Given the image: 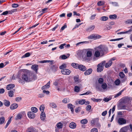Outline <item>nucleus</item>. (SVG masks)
I'll return each mask as SVG.
<instances>
[{"label": "nucleus", "mask_w": 132, "mask_h": 132, "mask_svg": "<svg viewBox=\"0 0 132 132\" xmlns=\"http://www.w3.org/2000/svg\"><path fill=\"white\" fill-rule=\"evenodd\" d=\"M28 82L35 80L37 79V76L34 72H28Z\"/></svg>", "instance_id": "obj_1"}, {"label": "nucleus", "mask_w": 132, "mask_h": 132, "mask_svg": "<svg viewBox=\"0 0 132 132\" xmlns=\"http://www.w3.org/2000/svg\"><path fill=\"white\" fill-rule=\"evenodd\" d=\"M101 36L97 34H93L90 35L88 37V39H94L96 40L100 38Z\"/></svg>", "instance_id": "obj_2"}, {"label": "nucleus", "mask_w": 132, "mask_h": 132, "mask_svg": "<svg viewBox=\"0 0 132 132\" xmlns=\"http://www.w3.org/2000/svg\"><path fill=\"white\" fill-rule=\"evenodd\" d=\"M87 49H83L82 50H79L77 52V55L79 57L82 56L86 52Z\"/></svg>", "instance_id": "obj_3"}, {"label": "nucleus", "mask_w": 132, "mask_h": 132, "mask_svg": "<svg viewBox=\"0 0 132 132\" xmlns=\"http://www.w3.org/2000/svg\"><path fill=\"white\" fill-rule=\"evenodd\" d=\"M117 122L120 125H121L126 124V120L123 118H120L118 119Z\"/></svg>", "instance_id": "obj_4"}, {"label": "nucleus", "mask_w": 132, "mask_h": 132, "mask_svg": "<svg viewBox=\"0 0 132 132\" xmlns=\"http://www.w3.org/2000/svg\"><path fill=\"white\" fill-rule=\"evenodd\" d=\"M28 72L23 74L22 76V79L26 82H28Z\"/></svg>", "instance_id": "obj_5"}, {"label": "nucleus", "mask_w": 132, "mask_h": 132, "mask_svg": "<svg viewBox=\"0 0 132 132\" xmlns=\"http://www.w3.org/2000/svg\"><path fill=\"white\" fill-rule=\"evenodd\" d=\"M61 72L63 75H69L71 72V71L68 69H62L61 70Z\"/></svg>", "instance_id": "obj_6"}, {"label": "nucleus", "mask_w": 132, "mask_h": 132, "mask_svg": "<svg viewBox=\"0 0 132 132\" xmlns=\"http://www.w3.org/2000/svg\"><path fill=\"white\" fill-rule=\"evenodd\" d=\"M126 107V105H124L122 103H120L118 106V109H125Z\"/></svg>", "instance_id": "obj_7"}, {"label": "nucleus", "mask_w": 132, "mask_h": 132, "mask_svg": "<svg viewBox=\"0 0 132 132\" xmlns=\"http://www.w3.org/2000/svg\"><path fill=\"white\" fill-rule=\"evenodd\" d=\"M27 114L28 117L30 118L33 119L35 117V114L32 112L30 111L28 112Z\"/></svg>", "instance_id": "obj_8"}, {"label": "nucleus", "mask_w": 132, "mask_h": 132, "mask_svg": "<svg viewBox=\"0 0 132 132\" xmlns=\"http://www.w3.org/2000/svg\"><path fill=\"white\" fill-rule=\"evenodd\" d=\"M38 65L37 64H34L32 65L31 67V69L34 71L36 73H37V70L38 69Z\"/></svg>", "instance_id": "obj_9"}, {"label": "nucleus", "mask_w": 132, "mask_h": 132, "mask_svg": "<svg viewBox=\"0 0 132 132\" xmlns=\"http://www.w3.org/2000/svg\"><path fill=\"white\" fill-rule=\"evenodd\" d=\"M78 69L83 71H85L86 69V67L82 64L79 65Z\"/></svg>", "instance_id": "obj_10"}, {"label": "nucleus", "mask_w": 132, "mask_h": 132, "mask_svg": "<svg viewBox=\"0 0 132 132\" xmlns=\"http://www.w3.org/2000/svg\"><path fill=\"white\" fill-rule=\"evenodd\" d=\"M85 49L87 50L86 56H87V57H91L92 55V52L89 50V49Z\"/></svg>", "instance_id": "obj_11"}, {"label": "nucleus", "mask_w": 132, "mask_h": 132, "mask_svg": "<svg viewBox=\"0 0 132 132\" xmlns=\"http://www.w3.org/2000/svg\"><path fill=\"white\" fill-rule=\"evenodd\" d=\"M15 86V85L13 84H10L7 85L6 87V88L8 90H10Z\"/></svg>", "instance_id": "obj_12"}, {"label": "nucleus", "mask_w": 132, "mask_h": 132, "mask_svg": "<svg viewBox=\"0 0 132 132\" xmlns=\"http://www.w3.org/2000/svg\"><path fill=\"white\" fill-rule=\"evenodd\" d=\"M92 69L91 68H89L85 71L84 73V75H89L92 73Z\"/></svg>", "instance_id": "obj_13"}, {"label": "nucleus", "mask_w": 132, "mask_h": 132, "mask_svg": "<svg viewBox=\"0 0 132 132\" xmlns=\"http://www.w3.org/2000/svg\"><path fill=\"white\" fill-rule=\"evenodd\" d=\"M15 90V89H13V90H11L8 92L9 95L10 97H12L13 96Z\"/></svg>", "instance_id": "obj_14"}, {"label": "nucleus", "mask_w": 132, "mask_h": 132, "mask_svg": "<svg viewBox=\"0 0 132 132\" xmlns=\"http://www.w3.org/2000/svg\"><path fill=\"white\" fill-rule=\"evenodd\" d=\"M18 106V105L17 104L14 103L11 105L10 108L11 109L13 110L16 109Z\"/></svg>", "instance_id": "obj_15"}, {"label": "nucleus", "mask_w": 132, "mask_h": 132, "mask_svg": "<svg viewBox=\"0 0 132 132\" xmlns=\"http://www.w3.org/2000/svg\"><path fill=\"white\" fill-rule=\"evenodd\" d=\"M69 127L71 128L74 129L76 127V124L75 123L73 122H72L69 124Z\"/></svg>", "instance_id": "obj_16"}, {"label": "nucleus", "mask_w": 132, "mask_h": 132, "mask_svg": "<svg viewBox=\"0 0 132 132\" xmlns=\"http://www.w3.org/2000/svg\"><path fill=\"white\" fill-rule=\"evenodd\" d=\"M54 61L53 60H45L40 61H39L38 62L41 63H44L47 62H51V64H52L53 62Z\"/></svg>", "instance_id": "obj_17"}, {"label": "nucleus", "mask_w": 132, "mask_h": 132, "mask_svg": "<svg viewBox=\"0 0 132 132\" xmlns=\"http://www.w3.org/2000/svg\"><path fill=\"white\" fill-rule=\"evenodd\" d=\"M46 116L45 113L42 111L40 114V118L42 120H44Z\"/></svg>", "instance_id": "obj_18"}, {"label": "nucleus", "mask_w": 132, "mask_h": 132, "mask_svg": "<svg viewBox=\"0 0 132 132\" xmlns=\"http://www.w3.org/2000/svg\"><path fill=\"white\" fill-rule=\"evenodd\" d=\"M74 106L71 104H68V107L69 109H71V111L72 112L74 111L73 108Z\"/></svg>", "instance_id": "obj_19"}, {"label": "nucleus", "mask_w": 132, "mask_h": 132, "mask_svg": "<svg viewBox=\"0 0 132 132\" xmlns=\"http://www.w3.org/2000/svg\"><path fill=\"white\" fill-rule=\"evenodd\" d=\"M112 64V62L111 60H109L108 63H106L105 65V67L106 68H108L111 66Z\"/></svg>", "instance_id": "obj_20"}, {"label": "nucleus", "mask_w": 132, "mask_h": 132, "mask_svg": "<svg viewBox=\"0 0 132 132\" xmlns=\"http://www.w3.org/2000/svg\"><path fill=\"white\" fill-rule=\"evenodd\" d=\"M97 71L98 72H100L103 71V68L100 65L98 66V64L97 65Z\"/></svg>", "instance_id": "obj_21"}, {"label": "nucleus", "mask_w": 132, "mask_h": 132, "mask_svg": "<svg viewBox=\"0 0 132 132\" xmlns=\"http://www.w3.org/2000/svg\"><path fill=\"white\" fill-rule=\"evenodd\" d=\"M22 115L21 113H19L16 116L15 119V120H18L19 119H21L22 118Z\"/></svg>", "instance_id": "obj_22"}, {"label": "nucleus", "mask_w": 132, "mask_h": 132, "mask_svg": "<svg viewBox=\"0 0 132 132\" xmlns=\"http://www.w3.org/2000/svg\"><path fill=\"white\" fill-rule=\"evenodd\" d=\"M3 104L5 106L7 107L9 106L10 105V102L9 101L6 100H4Z\"/></svg>", "instance_id": "obj_23"}, {"label": "nucleus", "mask_w": 132, "mask_h": 132, "mask_svg": "<svg viewBox=\"0 0 132 132\" xmlns=\"http://www.w3.org/2000/svg\"><path fill=\"white\" fill-rule=\"evenodd\" d=\"M74 79L76 84H78L80 82L78 76H75L74 77Z\"/></svg>", "instance_id": "obj_24"}, {"label": "nucleus", "mask_w": 132, "mask_h": 132, "mask_svg": "<svg viewBox=\"0 0 132 132\" xmlns=\"http://www.w3.org/2000/svg\"><path fill=\"white\" fill-rule=\"evenodd\" d=\"M108 19V18L107 16H104L101 17L100 19L101 21H105L107 20Z\"/></svg>", "instance_id": "obj_25"}, {"label": "nucleus", "mask_w": 132, "mask_h": 132, "mask_svg": "<svg viewBox=\"0 0 132 132\" xmlns=\"http://www.w3.org/2000/svg\"><path fill=\"white\" fill-rule=\"evenodd\" d=\"M79 65L78 64L76 63H72L71 65L73 68L76 69H78Z\"/></svg>", "instance_id": "obj_26"}, {"label": "nucleus", "mask_w": 132, "mask_h": 132, "mask_svg": "<svg viewBox=\"0 0 132 132\" xmlns=\"http://www.w3.org/2000/svg\"><path fill=\"white\" fill-rule=\"evenodd\" d=\"M95 26L92 25L88 27L87 29V30L89 31H91L93 30L95 28Z\"/></svg>", "instance_id": "obj_27"}, {"label": "nucleus", "mask_w": 132, "mask_h": 132, "mask_svg": "<svg viewBox=\"0 0 132 132\" xmlns=\"http://www.w3.org/2000/svg\"><path fill=\"white\" fill-rule=\"evenodd\" d=\"M89 43V41H87L80 42H78V43H77L76 44V46H78L80 44H87L88 43Z\"/></svg>", "instance_id": "obj_28"}, {"label": "nucleus", "mask_w": 132, "mask_h": 132, "mask_svg": "<svg viewBox=\"0 0 132 132\" xmlns=\"http://www.w3.org/2000/svg\"><path fill=\"white\" fill-rule=\"evenodd\" d=\"M56 126L59 129L62 128L63 126V124L61 122H59L57 123Z\"/></svg>", "instance_id": "obj_29"}, {"label": "nucleus", "mask_w": 132, "mask_h": 132, "mask_svg": "<svg viewBox=\"0 0 132 132\" xmlns=\"http://www.w3.org/2000/svg\"><path fill=\"white\" fill-rule=\"evenodd\" d=\"M5 121V118L4 117H2L0 118V124L2 125L4 122Z\"/></svg>", "instance_id": "obj_30"}, {"label": "nucleus", "mask_w": 132, "mask_h": 132, "mask_svg": "<svg viewBox=\"0 0 132 132\" xmlns=\"http://www.w3.org/2000/svg\"><path fill=\"white\" fill-rule=\"evenodd\" d=\"M28 129L29 130L28 132H36V129L35 128L32 127H30L28 128Z\"/></svg>", "instance_id": "obj_31"}, {"label": "nucleus", "mask_w": 132, "mask_h": 132, "mask_svg": "<svg viewBox=\"0 0 132 132\" xmlns=\"http://www.w3.org/2000/svg\"><path fill=\"white\" fill-rule=\"evenodd\" d=\"M12 118V117L10 118L7 121V123L6 126L5 127V128H6L9 125V124L11 122V118Z\"/></svg>", "instance_id": "obj_32"}, {"label": "nucleus", "mask_w": 132, "mask_h": 132, "mask_svg": "<svg viewBox=\"0 0 132 132\" xmlns=\"http://www.w3.org/2000/svg\"><path fill=\"white\" fill-rule=\"evenodd\" d=\"M110 3L112 4L114 6H118L119 4L118 2H110Z\"/></svg>", "instance_id": "obj_33"}, {"label": "nucleus", "mask_w": 132, "mask_h": 132, "mask_svg": "<svg viewBox=\"0 0 132 132\" xmlns=\"http://www.w3.org/2000/svg\"><path fill=\"white\" fill-rule=\"evenodd\" d=\"M117 18V16L115 14L110 15L109 16V18L111 19H115Z\"/></svg>", "instance_id": "obj_34"}, {"label": "nucleus", "mask_w": 132, "mask_h": 132, "mask_svg": "<svg viewBox=\"0 0 132 132\" xmlns=\"http://www.w3.org/2000/svg\"><path fill=\"white\" fill-rule=\"evenodd\" d=\"M88 120L86 119H82L81 121L80 122L82 124H86L88 122Z\"/></svg>", "instance_id": "obj_35"}, {"label": "nucleus", "mask_w": 132, "mask_h": 132, "mask_svg": "<svg viewBox=\"0 0 132 132\" xmlns=\"http://www.w3.org/2000/svg\"><path fill=\"white\" fill-rule=\"evenodd\" d=\"M91 99L94 102H100L102 100V99H96L94 98H91Z\"/></svg>", "instance_id": "obj_36"}, {"label": "nucleus", "mask_w": 132, "mask_h": 132, "mask_svg": "<svg viewBox=\"0 0 132 132\" xmlns=\"http://www.w3.org/2000/svg\"><path fill=\"white\" fill-rule=\"evenodd\" d=\"M119 75L121 78L122 79L125 77V75L122 72H120L119 73Z\"/></svg>", "instance_id": "obj_37"}, {"label": "nucleus", "mask_w": 132, "mask_h": 132, "mask_svg": "<svg viewBox=\"0 0 132 132\" xmlns=\"http://www.w3.org/2000/svg\"><path fill=\"white\" fill-rule=\"evenodd\" d=\"M50 106L53 108H55L57 107L56 104L54 103H52L50 104Z\"/></svg>", "instance_id": "obj_38"}, {"label": "nucleus", "mask_w": 132, "mask_h": 132, "mask_svg": "<svg viewBox=\"0 0 132 132\" xmlns=\"http://www.w3.org/2000/svg\"><path fill=\"white\" fill-rule=\"evenodd\" d=\"M80 90V87L77 86H76L74 87V91L77 92H79Z\"/></svg>", "instance_id": "obj_39"}, {"label": "nucleus", "mask_w": 132, "mask_h": 132, "mask_svg": "<svg viewBox=\"0 0 132 132\" xmlns=\"http://www.w3.org/2000/svg\"><path fill=\"white\" fill-rule=\"evenodd\" d=\"M31 109L32 112H33V113H36L38 111L37 108L35 107H32Z\"/></svg>", "instance_id": "obj_40"}, {"label": "nucleus", "mask_w": 132, "mask_h": 132, "mask_svg": "<svg viewBox=\"0 0 132 132\" xmlns=\"http://www.w3.org/2000/svg\"><path fill=\"white\" fill-rule=\"evenodd\" d=\"M100 53L99 51L98 50L95 51L94 54V55L95 56L98 57L100 56Z\"/></svg>", "instance_id": "obj_41"}, {"label": "nucleus", "mask_w": 132, "mask_h": 132, "mask_svg": "<svg viewBox=\"0 0 132 132\" xmlns=\"http://www.w3.org/2000/svg\"><path fill=\"white\" fill-rule=\"evenodd\" d=\"M85 102L86 101L84 99L80 100L78 102L79 104L81 105L84 104Z\"/></svg>", "instance_id": "obj_42"}, {"label": "nucleus", "mask_w": 132, "mask_h": 132, "mask_svg": "<svg viewBox=\"0 0 132 132\" xmlns=\"http://www.w3.org/2000/svg\"><path fill=\"white\" fill-rule=\"evenodd\" d=\"M68 55V57H67L65 55H63L61 56H60V57L61 56V58L63 60H64L67 59L68 57H69L70 56V55L69 54H68L67 55Z\"/></svg>", "instance_id": "obj_43"}, {"label": "nucleus", "mask_w": 132, "mask_h": 132, "mask_svg": "<svg viewBox=\"0 0 132 132\" xmlns=\"http://www.w3.org/2000/svg\"><path fill=\"white\" fill-rule=\"evenodd\" d=\"M131 31V30H129L128 31H127L126 32H118L117 33V34H124L126 33H128L129 32H130Z\"/></svg>", "instance_id": "obj_44"}, {"label": "nucleus", "mask_w": 132, "mask_h": 132, "mask_svg": "<svg viewBox=\"0 0 132 132\" xmlns=\"http://www.w3.org/2000/svg\"><path fill=\"white\" fill-rule=\"evenodd\" d=\"M97 4L98 6H101L104 5V2L103 1H100L97 3Z\"/></svg>", "instance_id": "obj_45"}, {"label": "nucleus", "mask_w": 132, "mask_h": 132, "mask_svg": "<svg viewBox=\"0 0 132 132\" xmlns=\"http://www.w3.org/2000/svg\"><path fill=\"white\" fill-rule=\"evenodd\" d=\"M30 53H29V52L27 53H26L24 55H23L22 56V58H23V57L24 58V57H28L30 56Z\"/></svg>", "instance_id": "obj_46"}, {"label": "nucleus", "mask_w": 132, "mask_h": 132, "mask_svg": "<svg viewBox=\"0 0 132 132\" xmlns=\"http://www.w3.org/2000/svg\"><path fill=\"white\" fill-rule=\"evenodd\" d=\"M103 79L102 78H100L98 80V82L100 84H102L103 82Z\"/></svg>", "instance_id": "obj_47"}, {"label": "nucleus", "mask_w": 132, "mask_h": 132, "mask_svg": "<svg viewBox=\"0 0 132 132\" xmlns=\"http://www.w3.org/2000/svg\"><path fill=\"white\" fill-rule=\"evenodd\" d=\"M106 62V61H102L101 63H100L98 64V66L100 65L103 67H103L105 65V64Z\"/></svg>", "instance_id": "obj_48"}, {"label": "nucleus", "mask_w": 132, "mask_h": 132, "mask_svg": "<svg viewBox=\"0 0 132 132\" xmlns=\"http://www.w3.org/2000/svg\"><path fill=\"white\" fill-rule=\"evenodd\" d=\"M66 64L64 63L59 68L61 69H63L66 68Z\"/></svg>", "instance_id": "obj_49"}, {"label": "nucleus", "mask_w": 132, "mask_h": 132, "mask_svg": "<svg viewBox=\"0 0 132 132\" xmlns=\"http://www.w3.org/2000/svg\"><path fill=\"white\" fill-rule=\"evenodd\" d=\"M24 72V70L23 69H21L18 72V76H19V77L20 75H21L22 74H23Z\"/></svg>", "instance_id": "obj_50"}, {"label": "nucleus", "mask_w": 132, "mask_h": 132, "mask_svg": "<svg viewBox=\"0 0 132 132\" xmlns=\"http://www.w3.org/2000/svg\"><path fill=\"white\" fill-rule=\"evenodd\" d=\"M102 87L103 89H105L106 88L107 85L105 83L103 84L102 85Z\"/></svg>", "instance_id": "obj_51"}, {"label": "nucleus", "mask_w": 132, "mask_h": 132, "mask_svg": "<svg viewBox=\"0 0 132 132\" xmlns=\"http://www.w3.org/2000/svg\"><path fill=\"white\" fill-rule=\"evenodd\" d=\"M120 81L118 79L115 81L114 83L116 85H118L120 84Z\"/></svg>", "instance_id": "obj_52"}, {"label": "nucleus", "mask_w": 132, "mask_h": 132, "mask_svg": "<svg viewBox=\"0 0 132 132\" xmlns=\"http://www.w3.org/2000/svg\"><path fill=\"white\" fill-rule=\"evenodd\" d=\"M19 80V82L20 83L22 84H24V82L23 79H22L21 78H18Z\"/></svg>", "instance_id": "obj_53"}, {"label": "nucleus", "mask_w": 132, "mask_h": 132, "mask_svg": "<svg viewBox=\"0 0 132 132\" xmlns=\"http://www.w3.org/2000/svg\"><path fill=\"white\" fill-rule=\"evenodd\" d=\"M123 38H117L114 39H111L110 41H116L117 40H119L121 39H123Z\"/></svg>", "instance_id": "obj_54"}, {"label": "nucleus", "mask_w": 132, "mask_h": 132, "mask_svg": "<svg viewBox=\"0 0 132 132\" xmlns=\"http://www.w3.org/2000/svg\"><path fill=\"white\" fill-rule=\"evenodd\" d=\"M84 59L86 61L88 62L90 60V57H87V56H85Z\"/></svg>", "instance_id": "obj_55"}, {"label": "nucleus", "mask_w": 132, "mask_h": 132, "mask_svg": "<svg viewBox=\"0 0 132 132\" xmlns=\"http://www.w3.org/2000/svg\"><path fill=\"white\" fill-rule=\"evenodd\" d=\"M67 27V26L66 24H65L64 25L61 27V29L60 30V31H61V30L62 31L65 28H66Z\"/></svg>", "instance_id": "obj_56"}, {"label": "nucleus", "mask_w": 132, "mask_h": 132, "mask_svg": "<svg viewBox=\"0 0 132 132\" xmlns=\"http://www.w3.org/2000/svg\"><path fill=\"white\" fill-rule=\"evenodd\" d=\"M40 110V111H44V105H41L39 108Z\"/></svg>", "instance_id": "obj_57"}, {"label": "nucleus", "mask_w": 132, "mask_h": 132, "mask_svg": "<svg viewBox=\"0 0 132 132\" xmlns=\"http://www.w3.org/2000/svg\"><path fill=\"white\" fill-rule=\"evenodd\" d=\"M19 6V5L18 4L14 3L12 5V7L13 8H16L18 7Z\"/></svg>", "instance_id": "obj_58"}, {"label": "nucleus", "mask_w": 132, "mask_h": 132, "mask_svg": "<svg viewBox=\"0 0 132 132\" xmlns=\"http://www.w3.org/2000/svg\"><path fill=\"white\" fill-rule=\"evenodd\" d=\"M126 22L127 23L132 24V19H129L126 21Z\"/></svg>", "instance_id": "obj_59"}, {"label": "nucleus", "mask_w": 132, "mask_h": 132, "mask_svg": "<svg viewBox=\"0 0 132 132\" xmlns=\"http://www.w3.org/2000/svg\"><path fill=\"white\" fill-rule=\"evenodd\" d=\"M91 108V106L90 105H88L86 107V109L87 111L89 110Z\"/></svg>", "instance_id": "obj_60"}, {"label": "nucleus", "mask_w": 132, "mask_h": 132, "mask_svg": "<svg viewBox=\"0 0 132 132\" xmlns=\"http://www.w3.org/2000/svg\"><path fill=\"white\" fill-rule=\"evenodd\" d=\"M21 99V97H16L15 99V100L16 102H19L20 101Z\"/></svg>", "instance_id": "obj_61"}, {"label": "nucleus", "mask_w": 132, "mask_h": 132, "mask_svg": "<svg viewBox=\"0 0 132 132\" xmlns=\"http://www.w3.org/2000/svg\"><path fill=\"white\" fill-rule=\"evenodd\" d=\"M111 100V98H105L103 100L105 101V102H108L110 100Z\"/></svg>", "instance_id": "obj_62"}, {"label": "nucleus", "mask_w": 132, "mask_h": 132, "mask_svg": "<svg viewBox=\"0 0 132 132\" xmlns=\"http://www.w3.org/2000/svg\"><path fill=\"white\" fill-rule=\"evenodd\" d=\"M91 132H97L98 129L96 128H94L91 130Z\"/></svg>", "instance_id": "obj_63"}, {"label": "nucleus", "mask_w": 132, "mask_h": 132, "mask_svg": "<svg viewBox=\"0 0 132 132\" xmlns=\"http://www.w3.org/2000/svg\"><path fill=\"white\" fill-rule=\"evenodd\" d=\"M104 49L103 48H99L98 50V51L100 52V53H102L104 52Z\"/></svg>", "instance_id": "obj_64"}]
</instances>
